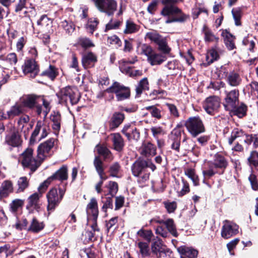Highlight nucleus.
I'll return each instance as SVG.
<instances>
[{"mask_svg":"<svg viewBox=\"0 0 258 258\" xmlns=\"http://www.w3.org/2000/svg\"><path fill=\"white\" fill-rule=\"evenodd\" d=\"M29 186V180L25 176L20 177L17 181V186L16 192L21 193L27 188Z\"/></svg>","mask_w":258,"mask_h":258,"instance_id":"nucleus-30","label":"nucleus"},{"mask_svg":"<svg viewBox=\"0 0 258 258\" xmlns=\"http://www.w3.org/2000/svg\"><path fill=\"white\" fill-rule=\"evenodd\" d=\"M163 37L156 31L148 32L145 35V39H148L157 44Z\"/></svg>","mask_w":258,"mask_h":258,"instance_id":"nucleus-43","label":"nucleus"},{"mask_svg":"<svg viewBox=\"0 0 258 258\" xmlns=\"http://www.w3.org/2000/svg\"><path fill=\"white\" fill-rule=\"evenodd\" d=\"M43 122L41 120H38L37 122L35 129L33 132L30 138V142L31 143L35 142V138L38 135L40 131L42 130L41 128L43 127Z\"/></svg>","mask_w":258,"mask_h":258,"instance_id":"nucleus-53","label":"nucleus"},{"mask_svg":"<svg viewBox=\"0 0 258 258\" xmlns=\"http://www.w3.org/2000/svg\"><path fill=\"white\" fill-rule=\"evenodd\" d=\"M104 192H106V195H110L111 197H113L118 191V184L115 181H109L108 183L105 185Z\"/></svg>","mask_w":258,"mask_h":258,"instance_id":"nucleus-34","label":"nucleus"},{"mask_svg":"<svg viewBox=\"0 0 258 258\" xmlns=\"http://www.w3.org/2000/svg\"><path fill=\"white\" fill-rule=\"evenodd\" d=\"M248 164L251 167H254L258 170V152L253 151L251 152L247 158Z\"/></svg>","mask_w":258,"mask_h":258,"instance_id":"nucleus-37","label":"nucleus"},{"mask_svg":"<svg viewBox=\"0 0 258 258\" xmlns=\"http://www.w3.org/2000/svg\"><path fill=\"white\" fill-rule=\"evenodd\" d=\"M140 29V26L130 20L125 22V27L123 33L126 34H133L138 32Z\"/></svg>","mask_w":258,"mask_h":258,"instance_id":"nucleus-32","label":"nucleus"},{"mask_svg":"<svg viewBox=\"0 0 258 258\" xmlns=\"http://www.w3.org/2000/svg\"><path fill=\"white\" fill-rule=\"evenodd\" d=\"M8 116L10 119H13L15 116L20 115L25 112V109L23 107L22 103L19 101L12 106L10 109L8 111Z\"/></svg>","mask_w":258,"mask_h":258,"instance_id":"nucleus-17","label":"nucleus"},{"mask_svg":"<svg viewBox=\"0 0 258 258\" xmlns=\"http://www.w3.org/2000/svg\"><path fill=\"white\" fill-rule=\"evenodd\" d=\"M245 136H247L245 134L242 130L238 128H234L230 138H228V142L230 145H231L233 141L237 138L243 137L245 139Z\"/></svg>","mask_w":258,"mask_h":258,"instance_id":"nucleus-36","label":"nucleus"},{"mask_svg":"<svg viewBox=\"0 0 258 258\" xmlns=\"http://www.w3.org/2000/svg\"><path fill=\"white\" fill-rule=\"evenodd\" d=\"M44 226L43 222H40L36 218H33L29 228V230L33 232H38L43 229Z\"/></svg>","mask_w":258,"mask_h":258,"instance_id":"nucleus-44","label":"nucleus"},{"mask_svg":"<svg viewBox=\"0 0 258 258\" xmlns=\"http://www.w3.org/2000/svg\"><path fill=\"white\" fill-rule=\"evenodd\" d=\"M148 89L149 83L147 78H144L140 81L139 85L137 86L136 88V94L138 95H140L143 91Z\"/></svg>","mask_w":258,"mask_h":258,"instance_id":"nucleus-41","label":"nucleus"},{"mask_svg":"<svg viewBox=\"0 0 258 258\" xmlns=\"http://www.w3.org/2000/svg\"><path fill=\"white\" fill-rule=\"evenodd\" d=\"M33 151L32 149H27L21 155V163L23 166L29 168L31 171H34L41 165L42 161L37 157L33 156Z\"/></svg>","mask_w":258,"mask_h":258,"instance_id":"nucleus-6","label":"nucleus"},{"mask_svg":"<svg viewBox=\"0 0 258 258\" xmlns=\"http://www.w3.org/2000/svg\"><path fill=\"white\" fill-rule=\"evenodd\" d=\"M210 163H212L213 166L216 168L225 169L228 165V162L226 159L220 155H216L214 161Z\"/></svg>","mask_w":258,"mask_h":258,"instance_id":"nucleus-31","label":"nucleus"},{"mask_svg":"<svg viewBox=\"0 0 258 258\" xmlns=\"http://www.w3.org/2000/svg\"><path fill=\"white\" fill-rule=\"evenodd\" d=\"M153 136L156 139L159 136L164 134L163 128L160 126H152L150 128Z\"/></svg>","mask_w":258,"mask_h":258,"instance_id":"nucleus-59","label":"nucleus"},{"mask_svg":"<svg viewBox=\"0 0 258 258\" xmlns=\"http://www.w3.org/2000/svg\"><path fill=\"white\" fill-rule=\"evenodd\" d=\"M98 23L99 22L96 18H90L86 24V29L90 33L93 34V32L96 30Z\"/></svg>","mask_w":258,"mask_h":258,"instance_id":"nucleus-52","label":"nucleus"},{"mask_svg":"<svg viewBox=\"0 0 258 258\" xmlns=\"http://www.w3.org/2000/svg\"><path fill=\"white\" fill-rule=\"evenodd\" d=\"M114 149L118 152L122 150L124 146V141L121 135L118 133L111 135Z\"/></svg>","mask_w":258,"mask_h":258,"instance_id":"nucleus-23","label":"nucleus"},{"mask_svg":"<svg viewBox=\"0 0 258 258\" xmlns=\"http://www.w3.org/2000/svg\"><path fill=\"white\" fill-rule=\"evenodd\" d=\"M233 17L235 21V24L236 26L241 25L240 20L241 18V11L239 9H233L232 11Z\"/></svg>","mask_w":258,"mask_h":258,"instance_id":"nucleus-60","label":"nucleus"},{"mask_svg":"<svg viewBox=\"0 0 258 258\" xmlns=\"http://www.w3.org/2000/svg\"><path fill=\"white\" fill-rule=\"evenodd\" d=\"M138 235L144 238L149 243L152 237L153 236V233L151 230H145L144 229H141L137 232Z\"/></svg>","mask_w":258,"mask_h":258,"instance_id":"nucleus-48","label":"nucleus"},{"mask_svg":"<svg viewBox=\"0 0 258 258\" xmlns=\"http://www.w3.org/2000/svg\"><path fill=\"white\" fill-rule=\"evenodd\" d=\"M94 165L98 173H101L104 170L103 168V162L99 157H96L94 160Z\"/></svg>","mask_w":258,"mask_h":258,"instance_id":"nucleus-62","label":"nucleus"},{"mask_svg":"<svg viewBox=\"0 0 258 258\" xmlns=\"http://www.w3.org/2000/svg\"><path fill=\"white\" fill-rule=\"evenodd\" d=\"M13 191V183L11 181L6 180L2 183L0 188V197H6Z\"/></svg>","mask_w":258,"mask_h":258,"instance_id":"nucleus-28","label":"nucleus"},{"mask_svg":"<svg viewBox=\"0 0 258 258\" xmlns=\"http://www.w3.org/2000/svg\"><path fill=\"white\" fill-rule=\"evenodd\" d=\"M107 43L118 48L121 46V41L116 35L109 36L107 38Z\"/></svg>","mask_w":258,"mask_h":258,"instance_id":"nucleus-56","label":"nucleus"},{"mask_svg":"<svg viewBox=\"0 0 258 258\" xmlns=\"http://www.w3.org/2000/svg\"><path fill=\"white\" fill-rule=\"evenodd\" d=\"M68 167L66 165L62 166L57 170L49 179H57L60 181L66 180L68 178Z\"/></svg>","mask_w":258,"mask_h":258,"instance_id":"nucleus-20","label":"nucleus"},{"mask_svg":"<svg viewBox=\"0 0 258 258\" xmlns=\"http://www.w3.org/2000/svg\"><path fill=\"white\" fill-rule=\"evenodd\" d=\"M220 105V100L216 96H211L207 98L204 104V108L209 114L213 115L217 111Z\"/></svg>","mask_w":258,"mask_h":258,"instance_id":"nucleus-14","label":"nucleus"},{"mask_svg":"<svg viewBox=\"0 0 258 258\" xmlns=\"http://www.w3.org/2000/svg\"><path fill=\"white\" fill-rule=\"evenodd\" d=\"M40 197L41 196L37 192L31 195L27 199V208H32L37 210L40 207L38 203Z\"/></svg>","mask_w":258,"mask_h":258,"instance_id":"nucleus-26","label":"nucleus"},{"mask_svg":"<svg viewBox=\"0 0 258 258\" xmlns=\"http://www.w3.org/2000/svg\"><path fill=\"white\" fill-rule=\"evenodd\" d=\"M234 115L237 116L239 118H242L246 115L247 111V106L244 104H241L239 106L232 110Z\"/></svg>","mask_w":258,"mask_h":258,"instance_id":"nucleus-50","label":"nucleus"},{"mask_svg":"<svg viewBox=\"0 0 258 258\" xmlns=\"http://www.w3.org/2000/svg\"><path fill=\"white\" fill-rule=\"evenodd\" d=\"M140 47L141 49V53L145 55L147 58L154 51L151 46L147 44H142L140 45Z\"/></svg>","mask_w":258,"mask_h":258,"instance_id":"nucleus-58","label":"nucleus"},{"mask_svg":"<svg viewBox=\"0 0 258 258\" xmlns=\"http://www.w3.org/2000/svg\"><path fill=\"white\" fill-rule=\"evenodd\" d=\"M61 26L69 35H71L75 30V25L71 22L66 20L61 22Z\"/></svg>","mask_w":258,"mask_h":258,"instance_id":"nucleus-55","label":"nucleus"},{"mask_svg":"<svg viewBox=\"0 0 258 258\" xmlns=\"http://www.w3.org/2000/svg\"><path fill=\"white\" fill-rule=\"evenodd\" d=\"M239 91L238 90H233L226 94L225 99V108L226 110H232L234 109L238 104Z\"/></svg>","mask_w":258,"mask_h":258,"instance_id":"nucleus-13","label":"nucleus"},{"mask_svg":"<svg viewBox=\"0 0 258 258\" xmlns=\"http://www.w3.org/2000/svg\"><path fill=\"white\" fill-rule=\"evenodd\" d=\"M145 109L149 111L152 117L157 119L161 118V111L159 109L157 108L155 106H148L144 108Z\"/></svg>","mask_w":258,"mask_h":258,"instance_id":"nucleus-54","label":"nucleus"},{"mask_svg":"<svg viewBox=\"0 0 258 258\" xmlns=\"http://www.w3.org/2000/svg\"><path fill=\"white\" fill-rule=\"evenodd\" d=\"M162 240L160 238L156 237L154 238L151 245L152 252L157 254L162 248Z\"/></svg>","mask_w":258,"mask_h":258,"instance_id":"nucleus-49","label":"nucleus"},{"mask_svg":"<svg viewBox=\"0 0 258 258\" xmlns=\"http://www.w3.org/2000/svg\"><path fill=\"white\" fill-rule=\"evenodd\" d=\"M120 166L118 163H115L112 164L110 166L109 170L111 176L116 177L120 170Z\"/></svg>","mask_w":258,"mask_h":258,"instance_id":"nucleus-63","label":"nucleus"},{"mask_svg":"<svg viewBox=\"0 0 258 258\" xmlns=\"http://www.w3.org/2000/svg\"><path fill=\"white\" fill-rule=\"evenodd\" d=\"M165 59V56L157 53L154 50L147 58V60L152 66L160 64L164 61Z\"/></svg>","mask_w":258,"mask_h":258,"instance_id":"nucleus-25","label":"nucleus"},{"mask_svg":"<svg viewBox=\"0 0 258 258\" xmlns=\"http://www.w3.org/2000/svg\"><path fill=\"white\" fill-rule=\"evenodd\" d=\"M185 174L190 178L195 185L199 184V178L196 174L195 170L192 168L186 169L184 171Z\"/></svg>","mask_w":258,"mask_h":258,"instance_id":"nucleus-46","label":"nucleus"},{"mask_svg":"<svg viewBox=\"0 0 258 258\" xmlns=\"http://www.w3.org/2000/svg\"><path fill=\"white\" fill-rule=\"evenodd\" d=\"M178 0H161L162 4L165 6L161 12V14L164 16H170L165 22L166 23L173 22H182L186 19V15L181 14V11L174 4Z\"/></svg>","mask_w":258,"mask_h":258,"instance_id":"nucleus-1","label":"nucleus"},{"mask_svg":"<svg viewBox=\"0 0 258 258\" xmlns=\"http://www.w3.org/2000/svg\"><path fill=\"white\" fill-rule=\"evenodd\" d=\"M137 245L142 257H147L150 255L148 242H139L138 243Z\"/></svg>","mask_w":258,"mask_h":258,"instance_id":"nucleus-45","label":"nucleus"},{"mask_svg":"<svg viewBox=\"0 0 258 258\" xmlns=\"http://www.w3.org/2000/svg\"><path fill=\"white\" fill-rule=\"evenodd\" d=\"M24 204V201L23 200L17 199L13 200L10 204L11 212L14 213H16L23 207Z\"/></svg>","mask_w":258,"mask_h":258,"instance_id":"nucleus-38","label":"nucleus"},{"mask_svg":"<svg viewBox=\"0 0 258 258\" xmlns=\"http://www.w3.org/2000/svg\"><path fill=\"white\" fill-rule=\"evenodd\" d=\"M56 140L50 138L46 141L40 144L37 148V157L43 162L47 157L51 155V149L54 146Z\"/></svg>","mask_w":258,"mask_h":258,"instance_id":"nucleus-9","label":"nucleus"},{"mask_svg":"<svg viewBox=\"0 0 258 258\" xmlns=\"http://www.w3.org/2000/svg\"><path fill=\"white\" fill-rule=\"evenodd\" d=\"M238 226L230 221L225 220L221 229V236L224 239H228L238 233Z\"/></svg>","mask_w":258,"mask_h":258,"instance_id":"nucleus-11","label":"nucleus"},{"mask_svg":"<svg viewBox=\"0 0 258 258\" xmlns=\"http://www.w3.org/2000/svg\"><path fill=\"white\" fill-rule=\"evenodd\" d=\"M156 44L158 45L159 50L164 53L167 54L170 52L171 49L167 45L166 39L165 37H162Z\"/></svg>","mask_w":258,"mask_h":258,"instance_id":"nucleus-51","label":"nucleus"},{"mask_svg":"<svg viewBox=\"0 0 258 258\" xmlns=\"http://www.w3.org/2000/svg\"><path fill=\"white\" fill-rule=\"evenodd\" d=\"M52 20L49 18L46 15H42L37 21V25L42 31L46 32L51 27Z\"/></svg>","mask_w":258,"mask_h":258,"instance_id":"nucleus-18","label":"nucleus"},{"mask_svg":"<svg viewBox=\"0 0 258 258\" xmlns=\"http://www.w3.org/2000/svg\"><path fill=\"white\" fill-rule=\"evenodd\" d=\"M177 251L182 255L188 258H195L198 254V251L196 249L185 246L179 247Z\"/></svg>","mask_w":258,"mask_h":258,"instance_id":"nucleus-22","label":"nucleus"},{"mask_svg":"<svg viewBox=\"0 0 258 258\" xmlns=\"http://www.w3.org/2000/svg\"><path fill=\"white\" fill-rule=\"evenodd\" d=\"M5 143L12 147H18L22 143L19 131L14 127L11 128L10 132L5 137Z\"/></svg>","mask_w":258,"mask_h":258,"instance_id":"nucleus-12","label":"nucleus"},{"mask_svg":"<svg viewBox=\"0 0 258 258\" xmlns=\"http://www.w3.org/2000/svg\"><path fill=\"white\" fill-rule=\"evenodd\" d=\"M148 166V161L139 159L136 160L131 167L133 175L139 177V181L141 182H144L149 179L150 173L147 169Z\"/></svg>","mask_w":258,"mask_h":258,"instance_id":"nucleus-2","label":"nucleus"},{"mask_svg":"<svg viewBox=\"0 0 258 258\" xmlns=\"http://www.w3.org/2000/svg\"><path fill=\"white\" fill-rule=\"evenodd\" d=\"M251 187L253 190H258V183L256 176L251 173L248 177Z\"/></svg>","mask_w":258,"mask_h":258,"instance_id":"nucleus-64","label":"nucleus"},{"mask_svg":"<svg viewBox=\"0 0 258 258\" xmlns=\"http://www.w3.org/2000/svg\"><path fill=\"white\" fill-rule=\"evenodd\" d=\"M168 231L174 237L178 236L176 231V226L174 221L172 219H168L165 221V224Z\"/></svg>","mask_w":258,"mask_h":258,"instance_id":"nucleus-39","label":"nucleus"},{"mask_svg":"<svg viewBox=\"0 0 258 258\" xmlns=\"http://www.w3.org/2000/svg\"><path fill=\"white\" fill-rule=\"evenodd\" d=\"M87 213L88 223L92 222L91 227L92 230L94 232L99 231V229L97 224V220L98 216V205L96 200L94 198L90 200V202L87 205Z\"/></svg>","mask_w":258,"mask_h":258,"instance_id":"nucleus-5","label":"nucleus"},{"mask_svg":"<svg viewBox=\"0 0 258 258\" xmlns=\"http://www.w3.org/2000/svg\"><path fill=\"white\" fill-rule=\"evenodd\" d=\"M98 10L108 16L113 15L117 9V3L115 0H92Z\"/></svg>","mask_w":258,"mask_h":258,"instance_id":"nucleus-8","label":"nucleus"},{"mask_svg":"<svg viewBox=\"0 0 258 258\" xmlns=\"http://www.w3.org/2000/svg\"><path fill=\"white\" fill-rule=\"evenodd\" d=\"M140 150L141 154L146 157L153 156L156 154V146L150 142L143 144Z\"/></svg>","mask_w":258,"mask_h":258,"instance_id":"nucleus-19","label":"nucleus"},{"mask_svg":"<svg viewBox=\"0 0 258 258\" xmlns=\"http://www.w3.org/2000/svg\"><path fill=\"white\" fill-rule=\"evenodd\" d=\"M58 75L57 68L52 65H50L48 69L41 73V76L47 77L51 80H54Z\"/></svg>","mask_w":258,"mask_h":258,"instance_id":"nucleus-35","label":"nucleus"},{"mask_svg":"<svg viewBox=\"0 0 258 258\" xmlns=\"http://www.w3.org/2000/svg\"><path fill=\"white\" fill-rule=\"evenodd\" d=\"M38 97L33 95H29L21 98L19 101L22 103L23 107H28L32 108L35 107L36 111L38 115H40L42 112L41 106L38 104Z\"/></svg>","mask_w":258,"mask_h":258,"instance_id":"nucleus-10","label":"nucleus"},{"mask_svg":"<svg viewBox=\"0 0 258 258\" xmlns=\"http://www.w3.org/2000/svg\"><path fill=\"white\" fill-rule=\"evenodd\" d=\"M124 119L123 114L119 112L114 113L112 116L110 123V128L112 130L117 128L122 122Z\"/></svg>","mask_w":258,"mask_h":258,"instance_id":"nucleus-29","label":"nucleus"},{"mask_svg":"<svg viewBox=\"0 0 258 258\" xmlns=\"http://www.w3.org/2000/svg\"><path fill=\"white\" fill-rule=\"evenodd\" d=\"M227 80L228 84L232 87L239 86L242 82V79L239 74L234 72H230L228 74Z\"/></svg>","mask_w":258,"mask_h":258,"instance_id":"nucleus-27","label":"nucleus"},{"mask_svg":"<svg viewBox=\"0 0 258 258\" xmlns=\"http://www.w3.org/2000/svg\"><path fill=\"white\" fill-rule=\"evenodd\" d=\"M46 197L48 202L47 209L48 212L53 211L61 201L58 195L57 190L56 188H52L50 190L47 194Z\"/></svg>","mask_w":258,"mask_h":258,"instance_id":"nucleus-15","label":"nucleus"},{"mask_svg":"<svg viewBox=\"0 0 258 258\" xmlns=\"http://www.w3.org/2000/svg\"><path fill=\"white\" fill-rule=\"evenodd\" d=\"M209 169L207 170H204L203 171V174L205 179H209L212 176L214 175L217 172L214 170V167L212 163H208Z\"/></svg>","mask_w":258,"mask_h":258,"instance_id":"nucleus-57","label":"nucleus"},{"mask_svg":"<svg viewBox=\"0 0 258 258\" xmlns=\"http://www.w3.org/2000/svg\"><path fill=\"white\" fill-rule=\"evenodd\" d=\"M244 142L248 145L252 143L254 148H256L258 147V135L256 134L247 135V136H245Z\"/></svg>","mask_w":258,"mask_h":258,"instance_id":"nucleus-47","label":"nucleus"},{"mask_svg":"<svg viewBox=\"0 0 258 258\" xmlns=\"http://www.w3.org/2000/svg\"><path fill=\"white\" fill-rule=\"evenodd\" d=\"M204 39L206 42H218L219 38L216 36L213 32L208 29H206L204 30Z\"/></svg>","mask_w":258,"mask_h":258,"instance_id":"nucleus-40","label":"nucleus"},{"mask_svg":"<svg viewBox=\"0 0 258 258\" xmlns=\"http://www.w3.org/2000/svg\"><path fill=\"white\" fill-rule=\"evenodd\" d=\"M224 83L222 81L211 82L208 88L209 89H213L214 90H219L221 88L224 87Z\"/></svg>","mask_w":258,"mask_h":258,"instance_id":"nucleus-61","label":"nucleus"},{"mask_svg":"<svg viewBox=\"0 0 258 258\" xmlns=\"http://www.w3.org/2000/svg\"><path fill=\"white\" fill-rule=\"evenodd\" d=\"M60 102L67 104L70 102L72 104L78 103L80 95L76 88L66 87L61 89L57 94Z\"/></svg>","mask_w":258,"mask_h":258,"instance_id":"nucleus-3","label":"nucleus"},{"mask_svg":"<svg viewBox=\"0 0 258 258\" xmlns=\"http://www.w3.org/2000/svg\"><path fill=\"white\" fill-rule=\"evenodd\" d=\"M22 69L25 75H29L32 78H34L39 72L38 67L34 59L26 60L22 66Z\"/></svg>","mask_w":258,"mask_h":258,"instance_id":"nucleus-16","label":"nucleus"},{"mask_svg":"<svg viewBox=\"0 0 258 258\" xmlns=\"http://www.w3.org/2000/svg\"><path fill=\"white\" fill-rule=\"evenodd\" d=\"M185 126L193 137L205 131V128L202 119L198 116L189 117L185 122Z\"/></svg>","mask_w":258,"mask_h":258,"instance_id":"nucleus-4","label":"nucleus"},{"mask_svg":"<svg viewBox=\"0 0 258 258\" xmlns=\"http://www.w3.org/2000/svg\"><path fill=\"white\" fill-rule=\"evenodd\" d=\"M107 91L113 93L116 95L118 101H122L126 99L130 96V90L127 87H125L118 82H115L107 89Z\"/></svg>","mask_w":258,"mask_h":258,"instance_id":"nucleus-7","label":"nucleus"},{"mask_svg":"<svg viewBox=\"0 0 258 258\" xmlns=\"http://www.w3.org/2000/svg\"><path fill=\"white\" fill-rule=\"evenodd\" d=\"M50 120L53 122L52 127L55 132H58L60 128L61 116L58 112H53L50 115Z\"/></svg>","mask_w":258,"mask_h":258,"instance_id":"nucleus-33","label":"nucleus"},{"mask_svg":"<svg viewBox=\"0 0 258 258\" xmlns=\"http://www.w3.org/2000/svg\"><path fill=\"white\" fill-rule=\"evenodd\" d=\"M78 44L84 48H89L95 46L93 41L86 37H80L78 40Z\"/></svg>","mask_w":258,"mask_h":258,"instance_id":"nucleus-42","label":"nucleus"},{"mask_svg":"<svg viewBox=\"0 0 258 258\" xmlns=\"http://www.w3.org/2000/svg\"><path fill=\"white\" fill-rule=\"evenodd\" d=\"M97 61V56L92 52L84 55L82 59V64L85 68L93 67Z\"/></svg>","mask_w":258,"mask_h":258,"instance_id":"nucleus-21","label":"nucleus"},{"mask_svg":"<svg viewBox=\"0 0 258 258\" xmlns=\"http://www.w3.org/2000/svg\"><path fill=\"white\" fill-rule=\"evenodd\" d=\"M221 35L223 37L225 44L229 50H232L235 48V37L233 35L226 30H223Z\"/></svg>","mask_w":258,"mask_h":258,"instance_id":"nucleus-24","label":"nucleus"}]
</instances>
